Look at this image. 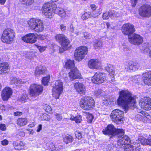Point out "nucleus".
Wrapping results in <instances>:
<instances>
[{
	"label": "nucleus",
	"mask_w": 151,
	"mask_h": 151,
	"mask_svg": "<svg viewBox=\"0 0 151 151\" xmlns=\"http://www.w3.org/2000/svg\"><path fill=\"white\" fill-rule=\"evenodd\" d=\"M118 103L122 106L126 112L129 108L134 109L137 107L135 98L127 90H123L120 92Z\"/></svg>",
	"instance_id": "f257e3e1"
},
{
	"label": "nucleus",
	"mask_w": 151,
	"mask_h": 151,
	"mask_svg": "<svg viewBox=\"0 0 151 151\" xmlns=\"http://www.w3.org/2000/svg\"><path fill=\"white\" fill-rule=\"evenodd\" d=\"M29 28L37 32H42L44 29V26L42 20L37 18L30 19L27 22Z\"/></svg>",
	"instance_id": "f03ea898"
},
{
	"label": "nucleus",
	"mask_w": 151,
	"mask_h": 151,
	"mask_svg": "<svg viewBox=\"0 0 151 151\" xmlns=\"http://www.w3.org/2000/svg\"><path fill=\"white\" fill-rule=\"evenodd\" d=\"M80 106L82 109L86 110H89L93 109L95 101L93 98L90 96H87L82 98L80 102Z\"/></svg>",
	"instance_id": "7ed1b4c3"
},
{
	"label": "nucleus",
	"mask_w": 151,
	"mask_h": 151,
	"mask_svg": "<svg viewBox=\"0 0 151 151\" xmlns=\"http://www.w3.org/2000/svg\"><path fill=\"white\" fill-rule=\"evenodd\" d=\"M55 39L61 45L65 50H68L70 46L69 40L63 34L56 35L55 36Z\"/></svg>",
	"instance_id": "20e7f679"
},
{
	"label": "nucleus",
	"mask_w": 151,
	"mask_h": 151,
	"mask_svg": "<svg viewBox=\"0 0 151 151\" xmlns=\"http://www.w3.org/2000/svg\"><path fill=\"white\" fill-rule=\"evenodd\" d=\"M104 134H109L112 136H117L119 133L122 134L124 130L122 129H116L112 124L108 125L106 128L102 131Z\"/></svg>",
	"instance_id": "39448f33"
},
{
	"label": "nucleus",
	"mask_w": 151,
	"mask_h": 151,
	"mask_svg": "<svg viewBox=\"0 0 151 151\" xmlns=\"http://www.w3.org/2000/svg\"><path fill=\"white\" fill-rule=\"evenodd\" d=\"M124 131L123 133H119L117 136L118 137L117 144L120 148H123L130 143V138L127 136L124 135Z\"/></svg>",
	"instance_id": "423d86ee"
},
{
	"label": "nucleus",
	"mask_w": 151,
	"mask_h": 151,
	"mask_svg": "<svg viewBox=\"0 0 151 151\" xmlns=\"http://www.w3.org/2000/svg\"><path fill=\"white\" fill-rule=\"evenodd\" d=\"M87 48L86 46H81L78 47L74 53L75 59L78 61L81 60L84 58L85 55L87 54Z\"/></svg>",
	"instance_id": "0eeeda50"
},
{
	"label": "nucleus",
	"mask_w": 151,
	"mask_h": 151,
	"mask_svg": "<svg viewBox=\"0 0 151 151\" xmlns=\"http://www.w3.org/2000/svg\"><path fill=\"white\" fill-rule=\"evenodd\" d=\"M123 111L119 109H115L112 111L110 117L113 121L117 123L118 122H121L123 118Z\"/></svg>",
	"instance_id": "6e6552de"
},
{
	"label": "nucleus",
	"mask_w": 151,
	"mask_h": 151,
	"mask_svg": "<svg viewBox=\"0 0 151 151\" xmlns=\"http://www.w3.org/2000/svg\"><path fill=\"white\" fill-rule=\"evenodd\" d=\"M139 14L145 17H149L151 16V6L148 4L141 6L139 10Z\"/></svg>",
	"instance_id": "1a4fd4ad"
},
{
	"label": "nucleus",
	"mask_w": 151,
	"mask_h": 151,
	"mask_svg": "<svg viewBox=\"0 0 151 151\" xmlns=\"http://www.w3.org/2000/svg\"><path fill=\"white\" fill-rule=\"evenodd\" d=\"M43 87L41 85L33 84L30 88V95L31 96H37L41 94L43 91Z\"/></svg>",
	"instance_id": "9d476101"
},
{
	"label": "nucleus",
	"mask_w": 151,
	"mask_h": 151,
	"mask_svg": "<svg viewBox=\"0 0 151 151\" xmlns=\"http://www.w3.org/2000/svg\"><path fill=\"white\" fill-rule=\"evenodd\" d=\"M105 73L101 72H96L92 78V82L96 84H99L103 83L106 80Z\"/></svg>",
	"instance_id": "9b49d317"
},
{
	"label": "nucleus",
	"mask_w": 151,
	"mask_h": 151,
	"mask_svg": "<svg viewBox=\"0 0 151 151\" xmlns=\"http://www.w3.org/2000/svg\"><path fill=\"white\" fill-rule=\"evenodd\" d=\"M135 31L134 25L129 23L124 24L122 27V32L124 35H128V38L130 35H132Z\"/></svg>",
	"instance_id": "f8f14e48"
},
{
	"label": "nucleus",
	"mask_w": 151,
	"mask_h": 151,
	"mask_svg": "<svg viewBox=\"0 0 151 151\" xmlns=\"http://www.w3.org/2000/svg\"><path fill=\"white\" fill-rule=\"evenodd\" d=\"M141 108L146 110L151 109V99L149 97H144L142 98L139 102Z\"/></svg>",
	"instance_id": "ddd939ff"
},
{
	"label": "nucleus",
	"mask_w": 151,
	"mask_h": 151,
	"mask_svg": "<svg viewBox=\"0 0 151 151\" xmlns=\"http://www.w3.org/2000/svg\"><path fill=\"white\" fill-rule=\"evenodd\" d=\"M129 42L134 45L141 44L143 42V38L140 35L134 33L132 35H130L128 38Z\"/></svg>",
	"instance_id": "4468645a"
},
{
	"label": "nucleus",
	"mask_w": 151,
	"mask_h": 151,
	"mask_svg": "<svg viewBox=\"0 0 151 151\" xmlns=\"http://www.w3.org/2000/svg\"><path fill=\"white\" fill-rule=\"evenodd\" d=\"M24 41L27 43H33L37 40V37L34 33H29L22 37Z\"/></svg>",
	"instance_id": "2eb2a0df"
},
{
	"label": "nucleus",
	"mask_w": 151,
	"mask_h": 151,
	"mask_svg": "<svg viewBox=\"0 0 151 151\" xmlns=\"http://www.w3.org/2000/svg\"><path fill=\"white\" fill-rule=\"evenodd\" d=\"M125 69L127 71L132 70L135 71L140 68V64L138 63H128L126 64Z\"/></svg>",
	"instance_id": "dca6fc26"
},
{
	"label": "nucleus",
	"mask_w": 151,
	"mask_h": 151,
	"mask_svg": "<svg viewBox=\"0 0 151 151\" xmlns=\"http://www.w3.org/2000/svg\"><path fill=\"white\" fill-rule=\"evenodd\" d=\"M100 62L97 60L91 59L88 62L89 67L92 69H98L101 67Z\"/></svg>",
	"instance_id": "f3484780"
},
{
	"label": "nucleus",
	"mask_w": 151,
	"mask_h": 151,
	"mask_svg": "<svg viewBox=\"0 0 151 151\" xmlns=\"http://www.w3.org/2000/svg\"><path fill=\"white\" fill-rule=\"evenodd\" d=\"M74 87L76 91L81 95H84L86 93L85 86L82 83H75Z\"/></svg>",
	"instance_id": "a211bd4d"
},
{
	"label": "nucleus",
	"mask_w": 151,
	"mask_h": 151,
	"mask_svg": "<svg viewBox=\"0 0 151 151\" xmlns=\"http://www.w3.org/2000/svg\"><path fill=\"white\" fill-rule=\"evenodd\" d=\"M81 75L79 70L76 67L74 68L71 70V71L69 73V76L72 80L80 78Z\"/></svg>",
	"instance_id": "6ab92c4d"
},
{
	"label": "nucleus",
	"mask_w": 151,
	"mask_h": 151,
	"mask_svg": "<svg viewBox=\"0 0 151 151\" xmlns=\"http://www.w3.org/2000/svg\"><path fill=\"white\" fill-rule=\"evenodd\" d=\"M142 78L145 84L149 86H151V71L144 73Z\"/></svg>",
	"instance_id": "aec40b11"
},
{
	"label": "nucleus",
	"mask_w": 151,
	"mask_h": 151,
	"mask_svg": "<svg viewBox=\"0 0 151 151\" xmlns=\"http://www.w3.org/2000/svg\"><path fill=\"white\" fill-rule=\"evenodd\" d=\"M9 29L7 28L5 30L2 35L1 39L4 43H8L9 42Z\"/></svg>",
	"instance_id": "412c9836"
},
{
	"label": "nucleus",
	"mask_w": 151,
	"mask_h": 151,
	"mask_svg": "<svg viewBox=\"0 0 151 151\" xmlns=\"http://www.w3.org/2000/svg\"><path fill=\"white\" fill-rule=\"evenodd\" d=\"M1 96L2 99L4 101L8 99L9 97V87H6L2 91Z\"/></svg>",
	"instance_id": "4be33fe9"
},
{
	"label": "nucleus",
	"mask_w": 151,
	"mask_h": 151,
	"mask_svg": "<svg viewBox=\"0 0 151 151\" xmlns=\"http://www.w3.org/2000/svg\"><path fill=\"white\" fill-rule=\"evenodd\" d=\"M122 148L124 151H140V148L138 146L136 147L132 145H127Z\"/></svg>",
	"instance_id": "5701e85b"
},
{
	"label": "nucleus",
	"mask_w": 151,
	"mask_h": 151,
	"mask_svg": "<svg viewBox=\"0 0 151 151\" xmlns=\"http://www.w3.org/2000/svg\"><path fill=\"white\" fill-rule=\"evenodd\" d=\"M13 145L15 149L17 150H22L24 148L25 143L20 141H16L14 142Z\"/></svg>",
	"instance_id": "b1692460"
},
{
	"label": "nucleus",
	"mask_w": 151,
	"mask_h": 151,
	"mask_svg": "<svg viewBox=\"0 0 151 151\" xmlns=\"http://www.w3.org/2000/svg\"><path fill=\"white\" fill-rule=\"evenodd\" d=\"M63 89H60V88L57 87H53L52 88V92L53 97L56 99H58L60 95L63 91Z\"/></svg>",
	"instance_id": "393cba45"
},
{
	"label": "nucleus",
	"mask_w": 151,
	"mask_h": 151,
	"mask_svg": "<svg viewBox=\"0 0 151 151\" xmlns=\"http://www.w3.org/2000/svg\"><path fill=\"white\" fill-rule=\"evenodd\" d=\"M55 14H58L62 18H64L66 15L65 10L60 8H58L56 9Z\"/></svg>",
	"instance_id": "a878e982"
},
{
	"label": "nucleus",
	"mask_w": 151,
	"mask_h": 151,
	"mask_svg": "<svg viewBox=\"0 0 151 151\" xmlns=\"http://www.w3.org/2000/svg\"><path fill=\"white\" fill-rule=\"evenodd\" d=\"M8 64L6 63H0V73H6L8 70Z\"/></svg>",
	"instance_id": "bb28decb"
},
{
	"label": "nucleus",
	"mask_w": 151,
	"mask_h": 151,
	"mask_svg": "<svg viewBox=\"0 0 151 151\" xmlns=\"http://www.w3.org/2000/svg\"><path fill=\"white\" fill-rule=\"evenodd\" d=\"M68 31L70 32L71 34L78 36L79 34V31L77 29H76L74 27L73 25L71 24L70 27L68 28Z\"/></svg>",
	"instance_id": "cd10ccee"
},
{
	"label": "nucleus",
	"mask_w": 151,
	"mask_h": 151,
	"mask_svg": "<svg viewBox=\"0 0 151 151\" xmlns=\"http://www.w3.org/2000/svg\"><path fill=\"white\" fill-rule=\"evenodd\" d=\"M52 4L51 3L48 2L44 4L42 7V13H46L51 10Z\"/></svg>",
	"instance_id": "c85d7f7f"
},
{
	"label": "nucleus",
	"mask_w": 151,
	"mask_h": 151,
	"mask_svg": "<svg viewBox=\"0 0 151 151\" xmlns=\"http://www.w3.org/2000/svg\"><path fill=\"white\" fill-rule=\"evenodd\" d=\"M105 68L106 70L109 73V75L112 76V77L113 78V75L114 74V71L113 70L114 68L113 66L111 65L107 64Z\"/></svg>",
	"instance_id": "c756f323"
},
{
	"label": "nucleus",
	"mask_w": 151,
	"mask_h": 151,
	"mask_svg": "<svg viewBox=\"0 0 151 151\" xmlns=\"http://www.w3.org/2000/svg\"><path fill=\"white\" fill-rule=\"evenodd\" d=\"M109 14L110 17L113 19L120 16V15L119 12H117L112 10H110L109 11Z\"/></svg>",
	"instance_id": "7c9ffc66"
},
{
	"label": "nucleus",
	"mask_w": 151,
	"mask_h": 151,
	"mask_svg": "<svg viewBox=\"0 0 151 151\" xmlns=\"http://www.w3.org/2000/svg\"><path fill=\"white\" fill-rule=\"evenodd\" d=\"M65 67L67 69H72L74 67V61L73 60H67L65 65Z\"/></svg>",
	"instance_id": "2f4dec72"
},
{
	"label": "nucleus",
	"mask_w": 151,
	"mask_h": 151,
	"mask_svg": "<svg viewBox=\"0 0 151 151\" xmlns=\"http://www.w3.org/2000/svg\"><path fill=\"white\" fill-rule=\"evenodd\" d=\"M103 46V42L99 40H96L94 42L93 46L96 49L101 48Z\"/></svg>",
	"instance_id": "473e14b6"
},
{
	"label": "nucleus",
	"mask_w": 151,
	"mask_h": 151,
	"mask_svg": "<svg viewBox=\"0 0 151 151\" xmlns=\"http://www.w3.org/2000/svg\"><path fill=\"white\" fill-rule=\"evenodd\" d=\"M27 122V119L26 118H19L17 120V124L21 127L26 125Z\"/></svg>",
	"instance_id": "72a5a7b5"
},
{
	"label": "nucleus",
	"mask_w": 151,
	"mask_h": 151,
	"mask_svg": "<svg viewBox=\"0 0 151 151\" xmlns=\"http://www.w3.org/2000/svg\"><path fill=\"white\" fill-rule=\"evenodd\" d=\"M73 140V137L69 135L65 136L63 138V141L66 144L72 142Z\"/></svg>",
	"instance_id": "f704fd0d"
},
{
	"label": "nucleus",
	"mask_w": 151,
	"mask_h": 151,
	"mask_svg": "<svg viewBox=\"0 0 151 151\" xmlns=\"http://www.w3.org/2000/svg\"><path fill=\"white\" fill-rule=\"evenodd\" d=\"M47 149H48L51 151L58 150H59L58 148L56 147L54 144L53 142H51L50 144H46Z\"/></svg>",
	"instance_id": "c9c22d12"
},
{
	"label": "nucleus",
	"mask_w": 151,
	"mask_h": 151,
	"mask_svg": "<svg viewBox=\"0 0 151 151\" xmlns=\"http://www.w3.org/2000/svg\"><path fill=\"white\" fill-rule=\"evenodd\" d=\"M11 83L12 84L14 83L15 84L18 85L20 83H24V81L23 80L19 79L18 80L15 77H12L11 78Z\"/></svg>",
	"instance_id": "e433bc0d"
},
{
	"label": "nucleus",
	"mask_w": 151,
	"mask_h": 151,
	"mask_svg": "<svg viewBox=\"0 0 151 151\" xmlns=\"http://www.w3.org/2000/svg\"><path fill=\"white\" fill-rule=\"evenodd\" d=\"M82 117L81 115H78L75 116H73L70 118V119L72 121H75L76 123H78L81 122L82 120Z\"/></svg>",
	"instance_id": "4c0bfd02"
},
{
	"label": "nucleus",
	"mask_w": 151,
	"mask_h": 151,
	"mask_svg": "<svg viewBox=\"0 0 151 151\" xmlns=\"http://www.w3.org/2000/svg\"><path fill=\"white\" fill-rule=\"evenodd\" d=\"M140 142L143 145H151V139H147L144 138H142L140 139Z\"/></svg>",
	"instance_id": "58836bf2"
},
{
	"label": "nucleus",
	"mask_w": 151,
	"mask_h": 151,
	"mask_svg": "<svg viewBox=\"0 0 151 151\" xmlns=\"http://www.w3.org/2000/svg\"><path fill=\"white\" fill-rule=\"evenodd\" d=\"M47 70L45 67H42L41 69H37L35 71V74L36 75H38L41 74H44L46 73Z\"/></svg>",
	"instance_id": "ea45409f"
},
{
	"label": "nucleus",
	"mask_w": 151,
	"mask_h": 151,
	"mask_svg": "<svg viewBox=\"0 0 151 151\" xmlns=\"http://www.w3.org/2000/svg\"><path fill=\"white\" fill-rule=\"evenodd\" d=\"M22 4L27 6L32 5L34 2V0H19Z\"/></svg>",
	"instance_id": "a19ab883"
},
{
	"label": "nucleus",
	"mask_w": 151,
	"mask_h": 151,
	"mask_svg": "<svg viewBox=\"0 0 151 151\" xmlns=\"http://www.w3.org/2000/svg\"><path fill=\"white\" fill-rule=\"evenodd\" d=\"M63 82L60 81L58 80L56 81L55 83V86L53 87H57L60 88V89H62L63 88Z\"/></svg>",
	"instance_id": "79ce46f5"
},
{
	"label": "nucleus",
	"mask_w": 151,
	"mask_h": 151,
	"mask_svg": "<svg viewBox=\"0 0 151 151\" xmlns=\"http://www.w3.org/2000/svg\"><path fill=\"white\" fill-rule=\"evenodd\" d=\"M105 94V92L103 90L100 89L98 90L95 91L94 94L97 97L103 96Z\"/></svg>",
	"instance_id": "37998d69"
},
{
	"label": "nucleus",
	"mask_w": 151,
	"mask_h": 151,
	"mask_svg": "<svg viewBox=\"0 0 151 151\" xmlns=\"http://www.w3.org/2000/svg\"><path fill=\"white\" fill-rule=\"evenodd\" d=\"M50 79V77L49 76L43 77L42 81V84L45 86H46L47 85Z\"/></svg>",
	"instance_id": "c03bdc74"
},
{
	"label": "nucleus",
	"mask_w": 151,
	"mask_h": 151,
	"mask_svg": "<svg viewBox=\"0 0 151 151\" xmlns=\"http://www.w3.org/2000/svg\"><path fill=\"white\" fill-rule=\"evenodd\" d=\"M42 13L46 17L48 18H52L53 16V13L52 12L51 9L48 12H47L46 13Z\"/></svg>",
	"instance_id": "a18cd8bd"
},
{
	"label": "nucleus",
	"mask_w": 151,
	"mask_h": 151,
	"mask_svg": "<svg viewBox=\"0 0 151 151\" xmlns=\"http://www.w3.org/2000/svg\"><path fill=\"white\" fill-rule=\"evenodd\" d=\"M40 118L42 120H49L50 118V116L46 114H44L40 116Z\"/></svg>",
	"instance_id": "49530a36"
},
{
	"label": "nucleus",
	"mask_w": 151,
	"mask_h": 151,
	"mask_svg": "<svg viewBox=\"0 0 151 151\" xmlns=\"http://www.w3.org/2000/svg\"><path fill=\"white\" fill-rule=\"evenodd\" d=\"M91 15V12H86L82 15L81 18L83 20L85 19L90 17Z\"/></svg>",
	"instance_id": "de8ad7c7"
},
{
	"label": "nucleus",
	"mask_w": 151,
	"mask_h": 151,
	"mask_svg": "<svg viewBox=\"0 0 151 151\" xmlns=\"http://www.w3.org/2000/svg\"><path fill=\"white\" fill-rule=\"evenodd\" d=\"M111 76H111L109 74L108 76L106 78V81H107L108 82H109V83H114L115 81L114 75H113V78Z\"/></svg>",
	"instance_id": "09e8293b"
},
{
	"label": "nucleus",
	"mask_w": 151,
	"mask_h": 151,
	"mask_svg": "<svg viewBox=\"0 0 151 151\" xmlns=\"http://www.w3.org/2000/svg\"><path fill=\"white\" fill-rule=\"evenodd\" d=\"M139 112H142V115L145 116L146 119H151V116H150L148 113L143 111H140Z\"/></svg>",
	"instance_id": "8fccbe9b"
},
{
	"label": "nucleus",
	"mask_w": 151,
	"mask_h": 151,
	"mask_svg": "<svg viewBox=\"0 0 151 151\" xmlns=\"http://www.w3.org/2000/svg\"><path fill=\"white\" fill-rule=\"evenodd\" d=\"M75 134L76 138L78 139H81L82 137V135L81 132L79 131H76Z\"/></svg>",
	"instance_id": "3c124183"
},
{
	"label": "nucleus",
	"mask_w": 151,
	"mask_h": 151,
	"mask_svg": "<svg viewBox=\"0 0 151 151\" xmlns=\"http://www.w3.org/2000/svg\"><path fill=\"white\" fill-rule=\"evenodd\" d=\"M15 36V32L14 31L10 29V41H13Z\"/></svg>",
	"instance_id": "603ef678"
},
{
	"label": "nucleus",
	"mask_w": 151,
	"mask_h": 151,
	"mask_svg": "<svg viewBox=\"0 0 151 151\" xmlns=\"http://www.w3.org/2000/svg\"><path fill=\"white\" fill-rule=\"evenodd\" d=\"M66 26L63 24H61L59 26V28L63 32H65L66 29Z\"/></svg>",
	"instance_id": "864d4df0"
},
{
	"label": "nucleus",
	"mask_w": 151,
	"mask_h": 151,
	"mask_svg": "<svg viewBox=\"0 0 151 151\" xmlns=\"http://www.w3.org/2000/svg\"><path fill=\"white\" fill-rule=\"evenodd\" d=\"M28 98V96L26 94H24L22 95V97L19 99V101L21 102H22L27 99Z\"/></svg>",
	"instance_id": "5fc2aeb1"
},
{
	"label": "nucleus",
	"mask_w": 151,
	"mask_h": 151,
	"mask_svg": "<svg viewBox=\"0 0 151 151\" xmlns=\"http://www.w3.org/2000/svg\"><path fill=\"white\" fill-rule=\"evenodd\" d=\"M54 114L57 120L58 121H60L62 120L63 116L61 114L55 113Z\"/></svg>",
	"instance_id": "6e6d98bb"
},
{
	"label": "nucleus",
	"mask_w": 151,
	"mask_h": 151,
	"mask_svg": "<svg viewBox=\"0 0 151 151\" xmlns=\"http://www.w3.org/2000/svg\"><path fill=\"white\" fill-rule=\"evenodd\" d=\"M43 109L46 111L48 112H49L52 110V108L50 106L47 104L45 105L44 106Z\"/></svg>",
	"instance_id": "4d7b16f0"
},
{
	"label": "nucleus",
	"mask_w": 151,
	"mask_h": 151,
	"mask_svg": "<svg viewBox=\"0 0 151 151\" xmlns=\"http://www.w3.org/2000/svg\"><path fill=\"white\" fill-rule=\"evenodd\" d=\"M83 35L84 37L86 39H90L91 37V36L90 34V33H88L87 32H84L83 33Z\"/></svg>",
	"instance_id": "13d9d810"
},
{
	"label": "nucleus",
	"mask_w": 151,
	"mask_h": 151,
	"mask_svg": "<svg viewBox=\"0 0 151 151\" xmlns=\"http://www.w3.org/2000/svg\"><path fill=\"white\" fill-rule=\"evenodd\" d=\"M37 48L39 49L40 52H42L44 51L46 48L47 47L46 46H42L41 47L37 45H36Z\"/></svg>",
	"instance_id": "bf43d9fd"
},
{
	"label": "nucleus",
	"mask_w": 151,
	"mask_h": 151,
	"mask_svg": "<svg viewBox=\"0 0 151 151\" xmlns=\"http://www.w3.org/2000/svg\"><path fill=\"white\" fill-rule=\"evenodd\" d=\"M110 17L109 14V12L104 13L102 15V18L104 19H107L109 18Z\"/></svg>",
	"instance_id": "052dcab7"
},
{
	"label": "nucleus",
	"mask_w": 151,
	"mask_h": 151,
	"mask_svg": "<svg viewBox=\"0 0 151 151\" xmlns=\"http://www.w3.org/2000/svg\"><path fill=\"white\" fill-rule=\"evenodd\" d=\"M25 135V133L22 131H19L17 132V135L20 136V137H24Z\"/></svg>",
	"instance_id": "680f3d73"
},
{
	"label": "nucleus",
	"mask_w": 151,
	"mask_h": 151,
	"mask_svg": "<svg viewBox=\"0 0 151 151\" xmlns=\"http://www.w3.org/2000/svg\"><path fill=\"white\" fill-rule=\"evenodd\" d=\"M9 143V141L6 139H4L1 142V144L3 146L7 145Z\"/></svg>",
	"instance_id": "e2e57ef3"
},
{
	"label": "nucleus",
	"mask_w": 151,
	"mask_h": 151,
	"mask_svg": "<svg viewBox=\"0 0 151 151\" xmlns=\"http://www.w3.org/2000/svg\"><path fill=\"white\" fill-rule=\"evenodd\" d=\"M89 26L91 27H93L95 25V23L94 21H91L89 22L88 23Z\"/></svg>",
	"instance_id": "0e129e2a"
},
{
	"label": "nucleus",
	"mask_w": 151,
	"mask_h": 151,
	"mask_svg": "<svg viewBox=\"0 0 151 151\" xmlns=\"http://www.w3.org/2000/svg\"><path fill=\"white\" fill-rule=\"evenodd\" d=\"M138 76H136L134 77L133 78V79L132 80L133 82H134L135 83H137V81H139L140 80V78H138L137 77Z\"/></svg>",
	"instance_id": "69168bd1"
},
{
	"label": "nucleus",
	"mask_w": 151,
	"mask_h": 151,
	"mask_svg": "<svg viewBox=\"0 0 151 151\" xmlns=\"http://www.w3.org/2000/svg\"><path fill=\"white\" fill-rule=\"evenodd\" d=\"M6 129V126L4 124H0V129L2 130H4Z\"/></svg>",
	"instance_id": "338daca9"
},
{
	"label": "nucleus",
	"mask_w": 151,
	"mask_h": 151,
	"mask_svg": "<svg viewBox=\"0 0 151 151\" xmlns=\"http://www.w3.org/2000/svg\"><path fill=\"white\" fill-rule=\"evenodd\" d=\"M86 118L89 120L91 121L93 118V116L92 114H89L87 115Z\"/></svg>",
	"instance_id": "774afa93"
}]
</instances>
